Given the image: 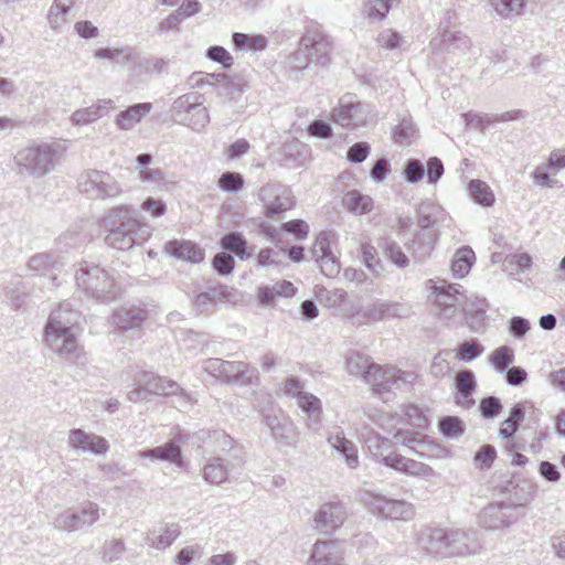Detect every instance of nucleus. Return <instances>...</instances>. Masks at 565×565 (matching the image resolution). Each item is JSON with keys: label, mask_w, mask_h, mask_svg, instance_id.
Returning <instances> with one entry per match:
<instances>
[{"label": "nucleus", "mask_w": 565, "mask_h": 565, "mask_svg": "<svg viewBox=\"0 0 565 565\" xmlns=\"http://www.w3.org/2000/svg\"><path fill=\"white\" fill-rule=\"evenodd\" d=\"M100 227L107 232L105 243L118 250H128L152 234V227L128 204L108 210L100 220Z\"/></svg>", "instance_id": "obj_1"}, {"label": "nucleus", "mask_w": 565, "mask_h": 565, "mask_svg": "<svg viewBox=\"0 0 565 565\" xmlns=\"http://www.w3.org/2000/svg\"><path fill=\"white\" fill-rule=\"evenodd\" d=\"M78 313L70 302H63L52 310L44 327L46 345L67 362L76 363L83 355V348L77 343L75 327Z\"/></svg>", "instance_id": "obj_2"}, {"label": "nucleus", "mask_w": 565, "mask_h": 565, "mask_svg": "<svg viewBox=\"0 0 565 565\" xmlns=\"http://www.w3.org/2000/svg\"><path fill=\"white\" fill-rule=\"evenodd\" d=\"M361 441L366 454L377 463L388 467V462L396 455L394 446L403 445L407 447L413 454L424 457V448L430 447L431 444L427 443L424 437L409 429H397L393 434V438L382 436L380 433L371 429L361 435Z\"/></svg>", "instance_id": "obj_3"}, {"label": "nucleus", "mask_w": 565, "mask_h": 565, "mask_svg": "<svg viewBox=\"0 0 565 565\" xmlns=\"http://www.w3.org/2000/svg\"><path fill=\"white\" fill-rule=\"evenodd\" d=\"M76 286L99 302L109 303L116 299L118 287L113 275L99 265L82 262L75 273Z\"/></svg>", "instance_id": "obj_4"}, {"label": "nucleus", "mask_w": 565, "mask_h": 565, "mask_svg": "<svg viewBox=\"0 0 565 565\" xmlns=\"http://www.w3.org/2000/svg\"><path fill=\"white\" fill-rule=\"evenodd\" d=\"M58 150L49 143H32L17 152L14 161L20 172L41 178L54 169Z\"/></svg>", "instance_id": "obj_5"}, {"label": "nucleus", "mask_w": 565, "mask_h": 565, "mask_svg": "<svg viewBox=\"0 0 565 565\" xmlns=\"http://www.w3.org/2000/svg\"><path fill=\"white\" fill-rule=\"evenodd\" d=\"M174 122L184 125L194 131H201L210 122L203 96L199 93H186L179 96L170 108Z\"/></svg>", "instance_id": "obj_6"}, {"label": "nucleus", "mask_w": 565, "mask_h": 565, "mask_svg": "<svg viewBox=\"0 0 565 565\" xmlns=\"http://www.w3.org/2000/svg\"><path fill=\"white\" fill-rule=\"evenodd\" d=\"M239 292L218 281L209 280L203 287H195L190 298L193 309L199 313H211L220 303H236Z\"/></svg>", "instance_id": "obj_7"}, {"label": "nucleus", "mask_w": 565, "mask_h": 565, "mask_svg": "<svg viewBox=\"0 0 565 565\" xmlns=\"http://www.w3.org/2000/svg\"><path fill=\"white\" fill-rule=\"evenodd\" d=\"M202 369L216 380L227 384L249 385L256 377V370L242 361H225L210 358L203 362Z\"/></svg>", "instance_id": "obj_8"}, {"label": "nucleus", "mask_w": 565, "mask_h": 565, "mask_svg": "<svg viewBox=\"0 0 565 565\" xmlns=\"http://www.w3.org/2000/svg\"><path fill=\"white\" fill-rule=\"evenodd\" d=\"M78 190L92 200H109L122 194L121 184L108 172L87 170L81 174Z\"/></svg>", "instance_id": "obj_9"}, {"label": "nucleus", "mask_w": 565, "mask_h": 565, "mask_svg": "<svg viewBox=\"0 0 565 565\" xmlns=\"http://www.w3.org/2000/svg\"><path fill=\"white\" fill-rule=\"evenodd\" d=\"M366 376L365 382L371 385L373 394L379 396L412 385L417 377L414 372L379 364H374L373 370Z\"/></svg>", "instance_id": "obj_10"}, {"label": "nucleus", "mask_w": 565, "mask_h": 565, "mask_svg": "<svg viewBox=\"0 0 565 565\" xmlns=\"http://www.w3.org/2000/svg\"><path fill=\"white\" fill-rule=\"evenodd\" d=\"M363 501L369 510L381 519L408 521L415 514L412 503L380 493L365 492Z\"/></svg>", "instance_id": "obj_11"}, {"label": "nucleus", "mask_w": 565, "mask_h": 565, "mask_svg": "<svg viewBox=\"0 0 565 565\" xmlns=\"http://www.w3.org/2000/svg\"><path fill=\"white\" fill-rule=\"evenodd\" d=\"M257 199L262 203L266 217L274 218L295 205V198L291 191L280 183H267L263 185Z\"/></svg>", "instance_id": "obj_12"}, {"label": "nucleus", "mask_w": 565, "mask_h": 565, "mask_svg": "<svg viewBox=\"0 0 565 565\" xmlns=\"http://www.w3.org/2000/svg\"><path fill=\"white\" fill-rule=\"evenodd\" d=\"M98 519V504L88 502L81 510L67 509L58 514L54 521V526L62 531L75 532L93 525Z\"/></svg>", "instance_id": "obj_13"}, {"label": "nucleus", "mask_w": 565, "mask_h": 565, "mask_svg": "<svg viewBox=\"0 0 565 565\" xmlns=\"http://www.w3.org/2000/svg\"><path fill=\"white\" fill-rule=\"evenodd\" d=\"M450 530L438 525H428L420 530L418 544L428 555L437 558L449 557Z\"/></svg>", "instance_id": "obj_14"}, {"label": "nucleus", "mask_w": 565, "mask_h": 565, "mask_svg": "<svg viewBox=\"0 0 565 565\" xmlns=\"http://www.w3.org/2000/svg\"><path fill=\"white\" fill-rule=\"evenodd\" d=\"M300 45L306 51H310L309 55L316 64L326 66L330 63L332 44L318 24H312L307 29L300 39Z\"/></svg>", "instance_id": "obj_15"}, {"label": "nucleus", "mask_w": 565, "mask_h": 565, "mask_svg": "<svg viewBox=\"0 0 565 565\" xmlns=\"http://www.w3.org/2000/svg\"><path fill=\"white\" fill-rule=\"evenodd\" d=\"M348 518V509L340 500L323 503L315 513L316 529L324 534H331L340 529Z\"/></svg>", "instance_id": "obj_16"}, {"label": "nucleus", "mask_w": 565, "mask_h": 565, "mask_svg": "<svg viewBox=\"0 0 565 565\" xmlns=\"http://www.w3.org/2000/svg\"><path fill=\"white\" fill-rule=\"evenodd\" d=\"M331 233L322 231L310 248L311 257L319 264L321 273L328 278H334L340 273V262L333 254Z\"/></svg>", "instance_id": "obj_17"}, {"label": "nucleus", "mask_w": 565, "mask_h": 565, "mask_svg": "<svg viewBox=\"0 0 565 565\" xmlns=\"http://www.w3.org/2000/svg\"><path fill=\"white\" fill-rule=\"evenodd\" d=\"M515 505L505 502H493L484 507L479 515V524L488 530L509 527L518 519Z\"/></svg>", "instance_id": "obj_18"}, {"label": "nucleus", "mask_w": 565, "mask_h": 565, "mask_svg": "<svg viewBox=\"0 0 565 565\" xmlns=\"http://www.w3.org/2000/svg\"><path fill=\"white\" fill-rule=\"evenodd\" d=\"M260 415L262 423L269 428L271 437L277 443L285 446L292 444L296 435L295 427L280 408L277 411L273 406L264 408L260 411Z\"/></svg>", "instance_id": "obj_19"}, {"label": "nucleus", "mask_w": 565, "mask_h": 565, "mask_svg": "<svg viewBox=\"0 0 565 565\" xmlns=\"http://www.w3.org/2000/svg\"><path fill=\"white\" fill-rule=\"evenodd\" d=\"M67 444L76 451L90 452L95 456L105 455L109 450V443L105 437L81 428H73L68 431Z\"/></svg>", "instance_id": "obj_20"}, {"label": "nucleus", "mask_w": 565, "mask_h": 565, "mask_svg": "<svg viewBox=\"0 0 565 565\" xmlns=\"http://www.w3.org/2000/svg\"><path fill=\"white\" fill-rule=\"evenodd\" d=\"M333 121L344 128H356L366 122L367 111L360 102L341 99L331 113Z\"/></svg>", "instance_id": "obj_21"}, {"label": "nucleus", "mask_w": 565, "mask_h": 565, "mask_svg": "<svg viewBox=\"0 0 565 565\" xmlns=\"http://www.w3.org/2000/svg\"><path fill=\"white\" fill-rule=\"evenodd\" d=\"M481 550L482 545L476 530H450L449 557L475 555Z\"/></svg>", "instance_id": "obj_22"}, {"label": "nucleus", "mask_w": 565, "mask_h": 565, "mask_svg": "<svg viewBox=\"0 0 565 565\" xmlns=\"http://www.w3.org/2000/svg\"><path fill=\"white\" fill-rule=\"evenodd\" d=\"M136 383L143 386L149 395H177L183 394L181 386L173 380L159 376L148 371H140L136 374Z\"/></svg>", "instance_id": "obj_23"}, {"label": "nucleus", "mask_w": 565, "mask_h": 565, "mask_svg": "<svg viewBox=\"0 0 565 565\" xmlns=\"http://www.w3.org/2000/svg\"><path fill=\"white\" fill-rule=\"evenodd\" d=\"M139 457L148 458L153 461H167L174 463L178 468H185L186 466L181 445H179L177 440H168L161 446L140 450Z\"/></svg>", "instance_id": "obj_24"}, {"label": "nucleus", "mask_w": 565, "mask_h": 565, "mask_svg": "<svg viewBox=\"0 0 565 565\" xmlns=\"http://www.w3.org/2000/svg\"><path fill=\"white\" fill-rule=\"evenodd\" d=\"M438 241V234H427L426 232H415L413 237L405 243L415 264H423L430 258L435 245Z\"/></svg>", "instance_id": "obj_25"}, {"label": "nucleus", "mask_w": 565, "mask_h": 565, "mask_svg": "<svg viewBox=\"0 0 565 565\" xmlns=\"http://www.w3.org/2000/svg\"><path fill=\"white\" fill-rule=\"evenodd\" d=\"M433 294L435 295L434 303L444 312L462 305L467 300L460 285L449 284L446 280L436 286Z\"/></svg>", "instance_id": "obj_26"}, {"label": "nucleus", "mask_w": 565, "mask_h": 565, "mask_svg": "<svg viewBox=\"0 0 565 565\" xmlns=\"http://www.w3.org/2000/svg\"><path fill=\"white\" fill-rule=\"evenodd\" d=\"M148 317V311L141 306H124L111 316L113 324L124 331L140 329Z\"/></svg>", "instance_id": "obj_27"}, {"label": "nucleus", "mask_w": 565, "mask_h": 565, "mask_svg": "<svg viewBox=\"0 0 565 565\" xmlns=\"http://www.w3.org/2000/svg\"><path fill=\"white\" fill-rule=\"evenodd\" d=\"M164 252L175 259H181L191 264H199L203 262L205 256L204 249L201 248L199 244L185 239H171L167 242L164 245Z\"/></svg>", "instance_id": "obj_28"}, {"label": "nucleus", "mask_w": 565, "mask_h": 565, "mask_svg": "<svg viewBox=\"0 0 565 565\" xmlns=\"http://www.w3.org/2000/svg\"><path fill=\"white\" fill-rule=\"evenodd\" d=\"M455 403L462 408L469 409L475 405L472 397L477 382L475 373L471 370H463L455 376Z\"/></svg>", "instance_id": "obj_29"}, {"label": "nucleus", "mask_w": 565, "mask_h": 565, "mask_svg": "<svg viewBox=\"0 0 565 565\" xmlns=\"http://www.w3.org/2000/svg\"><path fill=\"white\" fill-rule=\"evenodd\" d=\"M309 561L312 565H337L341 561L340 545L335 541H317Z\"/></svg>", "instance_id": "obj_30"}, {"label": "nucleus", "mask_w": 565, "mask_h": 565, "mask_svg": "<svg viewBox=\"0 0 565 565\" xmlns=\"http://www.w3.org/2000/svg\"><path fill=\"white\" fill-rule=\"evenodd\" d=\"M297 288L289 280H279L274 285H262L258 288V301L264 306H273L275 298H290Z\"/></svg>", "instance_id": "obj_31"}, {"label": "nucleus", "mask_w": 565, "mask_h": 565, "mask_svg": "<svg viewBox=\"0 0 565 565\" xmlns=\"http://www.w3.org/2000/svg\"><path fill=\"white\" fill-rule=\"evenodd\" d=\"M152 108L151 103H138L128 106L115 117L116 126L121 130H130L136 124L150 113Z\"/></svg>", "instance_id": "obj_32"}, {"label": "nucleus", "mask_w": 565, "mask_h": 565, "mask_svg": "<svg viewBox=\"0 0 565 565\" xmlns=\"http://www.w3.org/2000/svg\"><path fill=\"white\" fill-rule=\"evenodd\" d=\"M488 301L483 298H476L465 309L466 324L473 332H483L486 329V313L488 310Z\"/></svg>", "instance_id": "obj_33"}, {"label": "nucleus", "mask_w": 565, "mask_h": 565, "mask_svg": "<svg viewBox=\"0 0 565 565\" xmlns=\"http://www.w3.org/2000/svg\"><path fill=\"white\" fill-rule=\"evenodd\" d=\"M387 462L390 465L387 468L394 469L407 476L428 477L433 472L431 467L428 465L404 457L399 454H396L392 460Z\"/></svg>", "instance_id": "obj_34"}, {"label": "nucleus", "mask_w": 565, "mask_h": 565, "mask_svg": "<svg viewBox=\"0 0 565 565\" xmlns=\"http://www.w3.org/2000/svg\"><path fill=\"white\" fill-rule=\"evenodd\" d=\"M377 246L382 250L384 257L398 269H405L409 266L411 257L393 238L383 237L379 239Z\"/></svg>", "instance_id": "obj_35"}, {"label": "nucleus", "mask_w": 565, "mask_h": 565, "mask_svg": "<svg viewBox=\"0 0 565 565\" xmlns=\"http://www.w3.org/2000/svg\"><path fill=\"white\" fill-rule=\"evenodd\" d=\"M220 246L225 253H233L242 260H246L252 256L247 247V239L245 236L236 231L225 233L221 238Z\"/></svg>", "instance_id": "obj_36"}, {"label": "nucleus", "mask_w": 565, "mask_h": 565, "mask_svg": "<svg viewBox=\"0 0 565 565\" xmlns=\"http://www.w3.org/2000/svg\"><path fill=\"white\" fill-rule=\"evenodd\" d=\"M328 440L351 469L356 468L359 465V455L356 446L351 440L340 434L330 436Z\"/></svg>", "instance_id": "obj_37"}, {"label": "nucleus", "mask_w": 565, "mask_h": 565, "mask_svg": "<svg viewBox=\"0 0 565 565\" xmlns=\"http://www.w3.org/2000/svg\"><path fill=\"white\" fill-rule=\"evenodd\" d=\"M279 156L281 161L298 167L307 158V145L292 138L281 145Z\"/></svg>", "instance_id": "obj_38"}, {"label": "nucleus", "mask_w": 565, "mask_h": 565, "mask_svg": "<svg viewBox=\"0 0 565 565\" xmlns=\"http://www.w3.org/2000/svg\"><path fill=\"white\" fill-rule=\"evenodd\" d=\"M476 256L470 246H462L455 253L451 259L450 270L455 278L467 276L475 264Z\"/></svg>", "instance_id": "obj_39"}, {"label": "nucleus", "mask_w": 565, "mask_h": 565, "mask_svg": "<svg viewBox=\"0 0 565 565\" xmlns=\"http://www.w3.org/2000/svg\"><path fill=\"white\" fill-rule=\"evenodd\" d=\"M232 43L237 51H264L268 46V39L263 34H247L235 32Z\"/></svg>", "instance_id": "obj_40"}, {"label": "nucleus", "mask_w": 565, "mask_h": 565, "mask_svg": "<svg viewBox=\"0 0 565 565\" xmlns=\"http://www.w3.org/2000/svg\"><path fill=\"white\" fill-rule=\"evenodd\" d=\"M470 199L476 203L484 207L492 206L494 204V194L491 188L482 180L472 179L469 181L467 186Z\"/></svg>", "instance_id": "obj_41"}, {"label": "nucleus", "mask_w": 565, "mask_h": 565, "mask_svg": "<svg viewBox=\"0 0 565 565\" xmlns=\"http://www.w3.org/2000/svg\"><path fill=\"white\" fill-rule=\"evenodd\" d=\"M343 204L350 212L361 215L372 211L373 199L358 190H351L344 194Z\"/></svg>", "instance_id": "obj_42"}, {"label": "nucleus", "mask_w": 565, "mask_h": 565, "mask_svg": "<svg viewBox=\"0 0 565 565\" xmlns=\"http://www.w3.org/2000/svg\"><path fill=\"white\" fill-rule=\"evenodd\" d=\"M374 362L359 351H351L347 356V369L351 375L360 376L364 381L367 379L366 375L371 373L374 366Z\"/></svg>", "instance_id": "obj_43"}, {"label": "nucleus", "mask_w": 565, "mask_h": 565, "mask_svg": "<svg viewBox=\"0 0 565 565\" xmlns=\"http://www.w3.org/2000/svg\"><path fill=\"white\" fill-rule=\"evenodd\" d=\"M227 473V467L218 456L211 458L203 467V479L211 484L225 482Z\"/></svg>", "instance_id": "obj_44"}, {"label": "nucleus", "mask_w": 565, "mask_h": 565, "mask_svg": "<svg viewBox=\"0 0 565 565\" xmlns=\"http://www.w3.org/2000/svg\"><path fill=\"white\" fill-rule=\"evenodd\" d=\"M298 405L309 416V427L317 426L320 420L321 403L318 397L307 392L297 393Z\"/></svg>", "instance_id": "obj_45"}, {"label": "nucleus", "mask_w": 565, "mask_h": 565, "mask_svg": "<svg viewBox=\"0 0 565 565\" xmlns=\"http://www.w3.org/2000/svg\"><path fill=\"white\" fill-rule=\"evenodd\" d=\"M363 264L376 277L385 273V265L379 256L377 248L370 243L361 244Z\"/></svg>", "instance_id": "obj_46"}, {"label": "nucleus", "mask_w": 565, "mask_h": 565, "mask_svg": "<svg viewBox=\"0 0 565 565\" xmlns=\"http://www.w3.org/2000/svg\"><path fill=\"white\" fill-rule=\"evenodd\" d=\"M199 439L215 445L218 451H227L233 448L234 439L224 430H201L196 434Z\"/></svg>", "instance_id": "obj_47"}, {"label": "nucleus", "mask_w": 565, "mask_h": 565, "mask_svg": "<svg viewBox=\"0 0 565 565\" xmlns=\"http://www.w3.org/2000/svg\"><path fill=\"white\" fill-rule=\"evenodd\" d=\"M470 45V39L461 31H444L440 35V46L443 50L467 51Z\"/></svg>", "instance_id": "obj_48"}, {"label": "nucleus", "mask_w": 565, "mask_h": 565, "mask_svg": "<svg viewBox=\"0 0 565 565\" xmlns=\"http://www.w3.org/2000/svg\"><path fill=\"white\" fill-rule=\"evenodd\" d=\"M438 429L444 437L455 439L465 434L466 425L458 416H443L438 420Z\"/></svg>", "instance_id": "obj_49"}, {"label": "nucleus", "mask_w": 565, "mask_h": 565, "mask_svg": "<svg viewBox=\"0 0 565 565\" xmlns=\"http://www.w3.org/2000/svg\"><path fill=\"white\" fill-rule=\"evenodd\" d=\"M489 2L497 14L504 19L521 14L526 6V0H489Z\"/></svg>", "instance_id": "obj_50"}, {"label": "nucleus", "mask_w": 565, "mask_h": 565, "mask_svg": "<svg viewBox=\"0 0 565 565\" xmlns=\"http://www.w3.org/2000/svg\"><path fill=\"white\" fill-rule=\"evenodd\" d=\"M216 185L224 192L236 194L244 189V177L235 171L223 172L216 182Z\"/></svg>", "instance_id": "obj_51"}, {"label": "nucleus", "mask_w": 565, "mask_h": 565, "mask_svg": "<svg viewBox=\"0 0 565 565\" xmlns=\"http://www.w3.org/2000/svg\"><path fill=\"white\" fill-rule=\"evenodd\" d=\"M426 173L424 163L417 158L407 159L402 169V175L407 183L416 184L420 182Z\"/></svg>", "instance_id": "obj_52"}, {"label": "nucleus", "mask_w": 565, "mask_h": 565, "mask_svg": "<svg viewBox=\"0 0 565 565\" xmlns=\"http://www.w3.org/2000/svg\"><path fill=\"white\" fill-rule=\"evenodd\" d=\"M489 360L497 372L503 373L514 362V351L508 345H502L490 354Z\"/></svg>", "instance_id": "obj_53"}, {"label": "nucleus", "mask_w": 565, "mask_h": 565, "mask_svg": "<svg viewBox=\"0 0 565 565\" xmlns=\"http://www.w3.org/2000/svg\"><path fill=\"white\" fill-rule=\"evenodd\" d=\"M483 345L480 343L478 339L475 338L463 341L456 349V355L459 360L469 363L479 358L483 353Z\"/></svg>", "instance_id": "obj_54"}, {"label": "nucleus", "mask_w": 565, "mask_h": 565, "mask_svg": "<svg viewBox=\"0 0 565 565\" xmlns=\"http://www.w3.org/2000/svg\"><path fill=\"white\" fill-rule=\"evenodd\" d=\"M57 259L54 253H39L33 255L28 263L31 270L45 275L52 268H55Z\"/></svg>", "instance_id": "obj_55"}, {"label": "nucleus", "mask_w": 565, "mask_h": 565, "mask_svg": "<svg viewBox=\"0 0 565 565\" xmlns=\"http://www.w3.org/2000/svg\"><path fill=\"white\" fill-rule=\"evenodd\" d=\"M180 534V526L178 524H171L170 526H166L164 531L159 536L154 539L148 537L149 545L158 550H164L169 547Z\"/></svg>", "instance_id": "obj_56"}, {"label": "nucleus", "mask_w": 565, "mask_h": 565, "mask_svg": "<svg viewBox=\"0 0 565 565\" xmlns=\"http://www.w3.org/2000/svg\"><path fill=\"white\" fill-rule=\"evenodd\" d=\"M94 57L98 60H109L121 65H126L132 62L130 53H127L124 49L102 47L94 52Z\"/></svg>", "instance_id": "obj_57"}, {"label": "nucleus", "mask_w": 565, "mask_h": 565, "mask_svg": "<svg viewBox=\"0 0 565 565\" xmlns=\"http://www.w3.org/2000/svg\"><path fill=\"white\" fill-rule=\"evenodd\" d=\"M211 265L218 276H228L234 271L235 260L232 255L218 252L212 258Z\"/></svg>", "instance_id": "obj_58"}, {"label": "nucleus", "mask_w": 565, "mask_h": 565, "mask_svg": "<svg viewBox=\"0 0 565 565\" xmlns=\"http://www.w3.org/2000/svg\"><path fill=\"white\" fill-rule=\"evenodd\" d=\"M417 129L413 121L407 118H403L393 129L392 138L395 143L408 142L411 138L415 136Z\"/></svg>", "instance_id": "obj_59"}, {"label": "nucleus", "mask_w": 565, "mask_h": 565, "mask_svg": "<svg viewBox=\"0 0 565 565\" xmlns=\"http://www.w3.org/2000/svg\"><path fill=\"white\" fill-rule=\"evenodd\" d=\"M205 56L210 61L221 64L225 70L234 64V58L231 53L221 45H211L207 47Z\"/></svg>", "instance_id": "obj_60"}, {"label": "nucleus", "mask_w": 565, "mask_h": 565, "mask_svg": "<svg viewBox=\"0 0 565 565\" xmlns=\"http://www.w3.org/2000/svg\"><path fill=\"white\" fill-rule=\"evenodd\" d=\"M501 399L497 396H487L480 401L479 409L481 416L486 419H493L502 412Z\"/></svg>", "instance_id": "obj_61"}, {"label": "nucleus", "mask_w": 565, "mask_h": 565, "mask_svg": "<svg viewBox=\"0 0 565 565\" xmlns=\"http://www.w3.org/2000/svg\"><path fill=\"white\" fill-rule=\"evenodd\" d=\"M377 44L386 50H395L402 46L404 39L394 29L383 30L376 38Z\"/></svg>", "instance_id": "obj_62"}, {"label": "nucleus", "mask_w": 565, "mask_h": 565, "mask_svg": "<svg viewBox=\"0 0 565 565\" xmlns=\"http://www.w3.org/2000/svg\"><path fill=\"white\" fill-rule=\"evenodd\" d=\"M140 211L150 214L153 218H159L166 215L168 207L163 200L147 196L140 204Z\"/></svg>", "instance_id": "obj_63"}, {"label": "nucleus", "mask_w": 565, "mask_h": 565, "mask_svg": "<svg viewBox=\"0 0 565 565\" xmlns=\"http://www.w3.org/2000/svg\"><path fill=\"white\" fill-rule=\"evenodd\" d=\"M497 457L494 446L490 444L482 445L475 454L473 460L480 469H490Z\"/></svg>", "instance_id": "obj_64"}]
</instances>
